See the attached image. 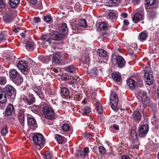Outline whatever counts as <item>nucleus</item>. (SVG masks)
Masks as SVG:
<instances>
[{"label":"nucleus","instance_id":"f257e3e1","mask_svg":"<svg viewBox=\"0 0 159 159\" xmlns=\"http://www.w3.org/2000/svg\"><path fill=\"white\" fill-rule=\"evenodd\" d=\"M16 93L15 89L10 84L6 85L4 88L0 87V100L8 98L10 101H12L15 98Z\"/></svg>","mask_w":159,"mask_h":159},{"label":"nucleus","instance_id":"f03ea898","mask_svg":"<svg viewBox=\"0 0 159 159\" xmlns=\"http://www.w3.org/2000/svg\"><path fill=\"white\" fill-rule=\"evenodd\" d=\"M42 112L45 117L48 119L52 120L54 117L55 113L52 106L47 103H41Z\"/></svg>","mask_w":159,"mask_h":159},{"label":"nucleus","instance_id":"7ed1b4c3","mask_svg":"<svg viewBox=\"0 0 159 159\" xmlns=\"http://www.w3.org/2000/svg\"><path fill=\"white\" fill-rule=\"evenodd\" d=\"M111 61L112 65L120 68L124 67L126 64L125 59L121 56H115L112 55L111 57Z\"/></svg>","mask_w":159,"mask_h":159},{"label":"nucleus","instance_id":"20e7f679","mask_svg":"<svg viewBox=\"0 0 159 159\" xmlns=\"http://www.w3.org/2000/svg\"><path fill=\"white\" fill-rule=\"evenodd\" d=\"M33 140L34 144L39 147L37 148L39 150L43 147L45 143L44 137L40 133H35L33 137Z\"/></svg>","mask_w":159,"mask_h":159},{"label":"nucleus","instance_id":"39448f33","mask_svg":"<svg viewBox=\"0 0 159 159\" xmlns=\"http://www.w3.org/2000/svg\"><path fill=\"white\" fill-rule=\"evenodd\" d=\"M144 78L146 84L148 85L153 84L154 76L152 70L149 67H146L144 70Z\"/></svg>","mask_w":159,"mask_h":159},{"label":"nucleus","instance_id":"423d86ee","mask_svg":"<svg viewBox=\"0 0 159 159\" xmlns=\"http://www.w3.org/2000/svg\"><path fill=\"white\" fill-rule=\"evenodd\" d=\"M130 139L132 141L131 147L133 148L137 149L138 148L139 143L138 142V139L137 133L134 129L131 130L130 134Z\"/></svg>","mask_w":159,"mask_h":159},{"label":"nucleus","instance_id":"0eeeda50","mask_svg":"<svg viewBox=\"0 0 159 159\" xmlns=\"http://www.w3.org/2000/svg\"><path fill=\"white\" fill-rule=\"evenodd\" d=\"M118 102V98L116 92H111L110 96V102L111 107L113 110H116L117 109Z\"/></svg>","mask_w":159,"mask_h":159},{"label":"nucleus","instance_id":"6e6552de","mask_svg":"<svg viewBox=\"0 0 159 159\" xmlns=\"http://www.w3.org/2000/svg\"><path fill=\"white\" fill-rule=\"evenodd\" d=\"M149 127L148 124L140 125L138 128L139 135L141 138L146 136L149 131Z\"/></svg>","mask_w":159,"mask_h":159},{"label":"nucleus","instance_id":"1a4fd4ad","mask_svg":"<svg viewBox=\"0 0 159 159\" xmlns=\"http://www.w3.org/2000/svg\"><path fill=\"white\" fill-rule=\"evenodd\" d=\"M27 63L24 61H20L18 63L17 66L24 74H27L28 73V69L26 65Z\"/></svg>","mask_w":159,"mask_h":159},{"label":"nucleus","instance_id":"9d476101","mask_svg":"<svg viewBox=\"0 0 159 159\" xmlns=\"http://www.w3.org/2000/svg\"><path fill=\"white\" fill-rule=\"evenodd\" d=\"M33 89L34 93L41 99L45 98L44 93L42 91V87L40 86H38L36 84L33 85Z\"/></svg>","mask_w":159,"mask_h":159},{"label":"nucleus","instance_id":"9b49d317","mask_svg":"<svg viewBox=\"0 0 159 159\" xmlns=\"http://www.w3.org/2000/svg\"><path fill=\"white\" fill-rule=\"evenodd\" d=\"M141 118V114L139 111L135 110L133 112L131 115V118L134 123H139Z\"/></svg>","mask_w":159,"mask_h":159},{"label":"nucleus","instance_id":"f8f14e48","mask_svg":"<svg viewBox=\"0 0 159 159\" xmlns=\"http://www.w3.org/2000/svg\"><path fill=\"white\" fill-rule=\"evenodd\" d=\"M23 100L27 104L30 105L35 102V98L34 95L31 93H28L27 97H25L23 98Z\"/></svg>","mask_w":159,"mask_h":159},{"label":"nucleus","instance_id":"ddd939ff","mask_svg":"<svg viewBox=\"0 0 159 159\" xmlns=\"http://www.w3.org/2000/svg\"><path fill=\"white\" fill-rule=\"evenodd\" d=\"M65 36L61 33L58 31H54L51 33L50 37L52 40L57 41H60L62 40Z\"/></svg>","mask_w":159,"mask_h":159},{"label":"nucleus","instance_id":"4468645a","mask_svg":"<svg viewBox=\"0 0 159 159\" xmlns=\"http://www.w3.org/2000/svg\"><path fill=\"white\" fill-rule=\"evenodd\" d=\"M2 18L4 22L7 24L11 23L14 19L12 14L10 11L5 13L3 16Z\"/></svg>","mask_w":159,"mask_h":159},{"label":"nucleus","instance_id":"2eb2a0df","mask_svg":"<svg viewBox=\"0 0 159 159\" xmlns=\"http://www.w3.org/2000/svg\"><path fill=\"white\" fill-rule=\"evenodd\" d=\"M27 124L29 126L32 127V128L35 129L38 126L37 124L34 117L31 115L27 116Z\"/></svg>","mask_w":159,"mask_h":159},{"label":"nucleus","instance_id":"dca6fc26","mask_svg":"<svg viewBox=\"0 0 159 159\" xmlns=\"http://www.w3.org/2000/svg\"><path fill=\"white\" fill-rule=\"evenodd\" d=\"M138 94L139 97L140 98L141 101L143 102V104L149 101L147 96V93L146 91L140 90L138 91Z\"/></svg>","mask_w":159,"mask_h":159},{"label":"nucleus","instance_id":"f3484780","mask_svg":"<svg viewBox=\"0 0 159 159\" xmlns=\"http://www.w3.org/2000/svg\"><path fill=\"white\" fill-rule=\"evenodd\" d=\"M62 58L61 53L56 52L53 55L52 62L56 64L61 65L62 64L61 60Z\"/></svg>","mask_w":159,"mask_h":159},{"label":"nucleus","instance_id":"a211bd4d","mask_svg":"<svg viewBox=\"0 0 159 159\" xmlns=\"http://www.w3.org/2000/svg\"><path fill=\"white\" fill-rule=\"evenodd\" d=\"M59 32L61 33L64 35L66 36L68 34V29L67 24L65 23H62L59 25Z\"/></svg>","mask_w":159,"mask_h":159},{"label":"nucleus","instance_id":"6ab92c4d","mask_svg":"<svg viewBox=\"0 0 159 159\" xmlns=\"http://www.w3.org/2000/svg\"><path fill=\"white\" fill-rule=\"evenodd\" d=\"M40 39L41 40L44 41V43H47L49 46L53 47L56 44L53 42H52V40L51 38L49 37L46 34L42 35L40 37Z\"/></svg>","mask_w":159,"mask_h":159},{"label":"nucleus","instance_id":"aec40b11","mask_svg":"<svg viewBox=\"0 0 159 159\" xmlns=\"http://www.w3.org/2000/svg\"><path fill=\"white\" fill-rule=\"evenodd\" d=\"M126 84L129 89L130 90H133L136 87L135 79H133L129 78L126 80Z\"/></svg>","mask_w":159,"mask_h":159},{"label":"nucleus","instance_id":"412c9836","mask_svg":"<svg viewBox=\"0 0 159 159\" xmlns=\"http://www.w3.org/2000/svg\"><path fill=\"white\" fill-rule=\"evenodd\" d=\"M11 80L17 85H20L23 81L22 76L19 73L17 74Z\"/></svg>","mask_w":159,"mask_h":159},{"label":"nucleus","instance_id":"4be33fe9","mask_svg":"<svg viewBox=\"0 0 159 159\" xmlns=\"http://www.w3.org/2000/svg\"><path fill=\"white\" fill-rule=\"evenodd\" d=\"M117 14L116 11L110 10L108 13V18L112 20L113 21L115 22L116 20Z\"/></svg>","mask_w":159,"mask_h":159},{"label":"nucleus","instance_id":"5701e85b","mask_svg":"<svg viewBox=\"0 0 159 159\" xmlns=\"http://www.w3.org/2000/svg\"><path fill=\"white\" fill-rule=\"evenodd\" d=\"M144 16L142 15L137 14L134 13V15L132 17V20L134 23L142 21L143 20Z\"/></svg>","mask_w":159,"mask_h":159},{"label":"nucleus","instance_id":"b1692460","mask_svg":"<svg viewBox=\"0 0 159 159\" xmlns=\"http://www.w3.org/2000/svg\"><path fill=\"white\" fill-rule=\"evenodd\" d=\"M26 49L30 52L33 51L35 48V45L34 42L32 40H29L27 42L25 45Z\"/></svg>","mask_w":159,"mask_h":159},{"label":"nucleus","instance_id":"393cba45","mask_svg":"<svg viewBox=\"0 0 159 159\" xmlns=\"http://www.w3.org/2000/svg\"><path fill=\"white\" fill-rule=\"evenodd\" d=\"M55 139L59 144H63L66 142V139L64 136L59 134L55 135Z\"/></svg>","mask_w":159,"mask_h":159},{"label":"nucleus","instance_id":"a878e982","mask_svg":"<svg viewBox=\"0 0 159 159\" xmlns=\"http://www.w3.org/2000/svg\"><path fill=\"white\" fill-rule=\"evenodd\" d=\"M13 106L11 103L9 104L7 106L5 110V115L8 116H11L14 112Z\"/></svg>","mask_w":159,"mask_h":159},{"label":"nucleus","instance_id":"bb28decb","mask_svg":"<svg viewBox=\"0 0 159 159\" xmlns=\"http://www.w3.org/2000/svg\"><path fill=\"white\" fill-rule=\"evenodd\" d=\"M67 84L69 85V87L73 90L75 91V90L78 88L77 80L69 81Z\"/></svg>","mask_w":159,"mask_h":159},{"label":"nucleus","instance_id":"cd10ccee","mask_svg":"<svg viewBox=\"0 0 159 159\" xmlns=\"http://www.w3.org/2000/svg\"><path fill=\"white\" fill-rule=\"evenodd\" d=\"M143 106L145 108L149 107L151 109L152 112L155 111L157 110V108L156 105L154 104H150V101L148 102L145 103Z\"/></svg>","mask_w":159,"mask_h":159},{"label":"nucleus","instance_id":"c85d7f7f","mask_svg":"<svg viewBox=\"0 0 159 159\" xmlns=\"http://www.w3.org/2000/svg\"><path fill=\"white\" fill-rule=\"evenodd\" d=\"M148 36L147 32L143 31L141 32L138 35L139 39L141 42L146 40Z\"/></svg>","mask_w":159,"mask_h":159},{"label":"nucleus","instance_id":"c756f323","mask_svg":"<svg viewBox=\"0 0 159 159\" xmlns=\"http://www.w3.org/2000/svg\"><path fill=\"white\" fill-rule=\"evenodd\" d=\"M61 95L64 98H68L69 97L70 92L68 89L66 87H61Z\"/></svg>","mask_w":159,"mask_h":159},{"label":"nucleus","instance_id":"7c9ffc66","mask_svg":"<svg viewBox=\"0 0 159 159\" xmlns=\"http://www.w3.org/2000/svg\"><path fill=\"white\" fill-rule=\"evenodd\" d=\"M97 53L99 57L104 58L108 57L107 52L103 49H98L97 51Z\"/></svg>","mask_w":159,"mask_h":159},{"label":"nucleus","instance_id":"2f4dec72","mask_svg":"<svg viewBox=\"0 0 159 159\" xmlns=\"http://www.w3.org/2000/svg\"><path fill=\"white\" fill-rule=\"evenodd\" d=\"M9 2L10 6L11 8H15L18 7L20 0H9Z\"/></svg>","mask_w":159,"mask_h":159},{"label":"nucleus","instance_id":"473e14b6","mask_svg":"<svg viewBox=\"0 0 159 159\" xmlns=\"http://www.w3.org/2000/svg\"><path fill=\"white\" fill-rule=\"evenodd\" d=\"M95 102L96 103L95 106L96 107V109L98 113L100 115L102 114L103 111V109L102 106L100 103L96 100L95 101Z\"/></svg>","mask_w":159,"mask_h":159},{"label":"nucleus","instance_id":"72a5a7b5","mask_svg":"<svg viewBox=\"0 0 159 159\" xmlns=\"http://www.w3.org/2000/svg\"><path fill=\"white\" fill-rule=\"evenodd\" d=\"M77 26L82 30L83 28H85L87 26L86 21L84 19H81L79 20L77 23Z\"/></svg>","mask_w":159,"mask_h":159},{"label":"nucleus","instance_id":"f704fd0d","mask_svg":"<svg viewBox=\"0 0 159 159\" xmlns=\"http://www.w3.org/2000/svg\"><path fill=\"white\" fill-rule=\"evenodd\" d=\"M98 70L97 68L96 67H94L92 68L90 70L87 71V74L90 76H94L97 75Z\"/></svg>","mask_w":159,"mask_h":159},{"label":"nucleus","instance_id":"c9c22d12","mask_svg":"<svg viewBox=\"0 0 159 159\" xmlns=\"http://www.w3.org/2000/svg\"><path fill=\"white\" fill-rule=\"evenodd\" d=\"M112 78L114 80L117 82H119L121 78L120 74L119 72H116L112 74Z\"/></svg>","mask_w":159,"mask_h":159},{"label":"nucleus","instance_id":"e433bc0d","mask_svg":"<svg viewBox=\"0 0 159 159\" xmlns=\"http://www.w3.org/2000/svg\"><path fill=\"white\" fill-rule=\"evenodd\" d=\"M65 70L70 73L75 72L76 69V66L73 65H71L66 67Z\"/></svg>","mask_w":159,"mask_h":159},{"label":"nucleus","instance_id":"4c0bfd02","mask_svg":"<svg viewBox=\"0 0 159 159\" xmlns=\"http://www.w3.org/2000/svg\"><path fill=\"white\" fill-rule=\"evenodd\" d=\"M29 2L33 5L37 3V4H38V6L36 7L35 9H36L41 10L42 9V5L41 2H38L37 3V0H28Z\"/></svg>","mask_w":159,"mask_h":159},{"label":"nucleus","instance_id":"58836bf2","mask_svg":"<svg viewBox=\"0 0 159 159\" xmlns=\"http://www.w3.org/2000/svg\"><path fill=\"white\" fill-rule=\"evenodd\" d=\"M6 4L4 1L3 0H0V15H2L4 13L5 11L3 9H5Z\"/></svg>","mask_w":159,"mask_h":159},{"label":"nucleus","instance_id":"ea45409f","mask_svg":"<svg viewBox=\"0 0 159 159\" xmlns=\"http://www.w3.org/2000/svg\"><path fill=\"white\" fill-rule=\"evenodd\" d=\"M156 11L152 10H151L148 14V17L150 20L155 18L156 17Z\"/></svg>","mask_w":159,"mask_h":159},{"label":"nucleus","instance_id":"a19ab883","mask_svg":"<svg viewBox=\"0 0 159 159\" xmlns=\"http://www.w3.org/2000/svg\"><path fill=\"white\" fill-rule=\"evenodd\" d=\"M53 156V154L52 151H47L45 152L44 157V159H52Z\"/></svg>","mask_w":159,"mask_h":159},{"label":"nucleus","instance_id":"79ce46f5","mask_svg":"<svg viewBox=\"0 0 159 159\" xmlns=\"http://www.w3.org/2000/svg\"><path fill=\"white\" fill-rule=\"evenodd\" d=\"M135 80L136 82V87H141L143 85V80L141 78L137 77L135 78Z\"/></svg>","mask_w":159,"mask_h":159},{"label":"nucleus","instance_id":"37998d69","mask_svg":"<svg viewBox=\"0 0 159 159\" xmlns=\"http://www.w3.org/2000/svg\"><path fill=\"white\" fill-rule=\"evenodd\" d=\"M19 73L15 69L11 70L9 72V77L11 80Z\"/></svg>","mask_w":159,"mask_h":159},{"label":"nucleus","instance_id":"c03bdc74","mask_svg":"<svg viewBox=\"0 0 159 159\" xmlns=\"http://www.w3.org/2000/svg\"><path fill=\"white\" fill-rule=\"evenodd\" d=\"M81 61L85 64H88L89 61V57L87 54L84 55L82 56Z\"/></svg>","mask_w":159,"mask_h":159},{"label":"nucleus","instance_id":"a18cd8bd","mask_svg":"<svg viewBox=\"0 0 159 159\" xmlns=\"http://www.w3.org/2000/svg\"><path fill=\"white\" fill-rule=\"evenodd\" d=\"M134 13L139 15L141 14V15L144 16L145 15L144 10L143 7H140L137 9Z\"/></svg>","mask_w":159,"mask_h":159},{"label":"nucleus","instance_id":"49530a36","mask_svg":"<svg viewBox=\"0 0 159 159\" xmlns=\"http://www.w3.org/2000/svg\"><path fill=\"white\" fill-rule=\"evenodd\" d=\"M122 0H111L110 1V4L111 6L116 7L120 3Z\"/></svg>","mask_w":159,"mask_h":159},{"label":"nucleus","instance_id":"de8ad7c7","mask_svg":"<svg viewBox=\"0 0 159 159\" xmlns=\"http://www.w3.org/2000/svg\"><path fill=\"white\" fill-rule=\"evenodd\" d=\"M86 155L85 154L84 151L81 150H78L77 151V153L76 157H80L84 158Z\"/></svg>","mask_w":159,"mask_h":159},{"label":"nucleus","instance_id":"09e8293b","mask_svg":"<svg viewBox=\"0 0 159 159\" xmlns=\"http://www.w3.org/2000/svg\"><path fill=\"white\" fill-rule=\"evenodd\" d=\"M70 75L68 73H64L63 74L61 77V79L63 81H66L70 80L71 79Z\"/></svg>","mask_w":159,"mask_h":159},{"label":"nucleus","instance_id":"8fccbe9b","mask_svg":"<svg viewBox=\"0 0 159 159\" xmlns=\"http://www.w3.org/2000/svg\"><path fill=\"white\" fill-rule=\"evenodd\" d=\"M99 27L101 30L107 29L108 27V23L106 21L102 22L99 25Z\"/></svg>","mask_w":159,"mask_h":159},{"label":"nucleus","instance_id":"3c124183","mask_svg":"<svg viewBox=\"0 0 159 159\" xmlns=\"http://www.w3.org/2000/svg\"><path fill=\"white\" fill-rule=\"evenodd\" d=\"M91 112V109L89 107H86L83 111V115L86 116H89Z\"/></svg>","mask_w":159,"mask_h":159},{"label":"nucleus","instance_id":"603ef678","mask_svg":"<svg viewBox=\"0 0 159 159\" xmlns=\"http://www.w3.org/2000/svg\"><path fill=\"white\" fill-rule=\"evenodd\" d=\"M72 97L73 98L74 100L75 101H80L82 98V95L76 93L73 95Z\"/></svg>","mask_w":159,"mask_h":159},{"label":"nucleus","instance_id":"864d4df0","mask_svg":"<svg viewBox=\"0 0 159 159\" xmlns=\"http://www.w3.org/2000/svg\"><path fill=\"white\" fill-rule=\"evenodd\" d=\"M74 8L77 12H80L82 10L81 5L79 2H77L74 5Z\"/></svg>","mask_w":159,"mask_h":159},{"label":"nucleus","instance_id":"5fc2aeb1","mask_svg":"<svg viewBox=\"0 0 159 159\" xmlns=\"http://www.w3.org/2000/svg\"><path fill=\"white\" fill-rule=\"evenodd\" d=\"M8 133L7 128V126L2 128L1 130V134L2 136H4Z\"/></svg>","mask_w":159,"mask_h":159},{"label":"nucleus","instance_id":"6e6d98bb","mask_svg":"<svg viewBox=\"0 0 159 159\" xmlns=\"http://www.w3.org/2000/svg\"><path fill=\"white\" fill-rule=\"evenodd\" d=\"M6 35L2 32H0V43L6 40Z\"/></svg>","mask_w":159,"mask_h":159},{"label":"nucleus","instance_id":"4d7b16f0","mask_svg":"<svg viewBox=\"0 0 159 159\" xmlns=\"http://www.w3.org/2000/svg\"><path fill=\"white\" fill-rule=\"evenodd\" d=\"M3 98V99L2 100H1L0 101V108H1L2 109H4L5 107V103L7 101V98Z\"/></svg>","mask_w":159,"mask_h":159},{"label":"nucleus","instance_id":"13d9d810","mask_svg":"<svg viewBox=\"0 0 159 159\" xmlns=\"http://www.w3.org/2000/svg\"><path fill=\"white\" fill-rule=\"evenodd\" d=\"M61 129L64 131H68L70 129L69 125L66 123L64 124L62 126Z\"/></svg>","mask_w":159,"mask_h":159},{"label":"nucleus","instance_id":"bf43d9fd","mask_svg":"<svg viewBox=\"0 0 159 159\" xmlns=\"http://www.w3.org/2000/svg\"><path fill=\"white\" fill-rule=\"evenodd\" d=\"M98 151L100 154H104L106 153V150L105 148L102 146H99Z\"/></svg>","mask_w":159,"mask_h":159},{"label":"nucleus","instance_id":"052dcab7","mask_svg":"<svg viewBox=\"0 0 159 159\" xmlns=\"http://www.w3.org/2000/svg\"><path fill=\"white\" fill-rule=\"evenodd\" d=\"M43 19L44 21L45 22L48 23L51 21L52 20V18L51 16L47 15L44 17Z\"/></svg>","mask_w":159,"mask_h":159},{"label":"nucleus","instance_id":"680f3d73","mask_svg":"<svg viewBox=\"0 0 159 159\" xmlns=\"http://www.w3.org/2000/svg\"><path fill=\"white\" fill-rule=\"evenodd\" d=\"M7 82V79L5 76L0 77V84L4 85Z\"/></svg>","mask_w":159,"mask_h":159},{"label":"nucleus","instance_id":"e2e57ef3","mask_svg":"<svg viewBox=\"0 0 159 159\" xmlns=\"http://www.w3.org/2000/svg\"><path fill=\"white\" fill-rule=\"evenodd\" d=\"M146 4L147 5L152 6L156 2V0H145Z\"/></svg>","mask_w":159,"mask_h":159},{"label":"nucleus","instance_id":"0e129e2a","mask_svg":"<svg viewBox=\"0 0 159 159\" xmlns=\"http://www.w3.org/2000/svg\"><path fill=\"white\" fill-rule=\"evenodd\" d=\"M82 135L85 138H91L92 137V136L89 133L84 132L82 134Z\"/></svg>","mask_w":159,"mask_h":159},{"label":"nucleus","instance_id":"69168bd1","mask_svg":"<svg viewBox=\"0 0 159 159\" xmlns=\"http://www.w3.org/2000/svg\"><path fill=\"white\" fill-rule=\"evenodd\" d=\"M109 35V34L104 32L100 34V36L101 38H107Z\"/></svg>","mask_w":159,"mask_h":159},{"label":"nucleus","instance_id":"338daca9","mask_svg":"<svg viewBox=\"0 0 159 159\" xmlns=\"http://www.w3.org/2000/svg\"><path fill=\"white\" fill-rule=\"evenodd\" d=\"M25 110L23 109H21L20 110L18 113V117H25Z\"/></svg>","mask_w":159,"mask_h":159},{"label":"nucleus","instance_id":"774afa93","mask_svg":"<svg viewBox=\"0 0 159 159\" xmlns=\"http://www.w3.org/2000/svg\"><path fill=\"white\" fill-rule=\"evenodd\" d=\"M72 29L73 30H75V32H77L79 30H81L80 27H79L77 26V24L75 25H74L72 27Z\"/></svg>","mask_w":159,"mask_h":159}]
</instances>
